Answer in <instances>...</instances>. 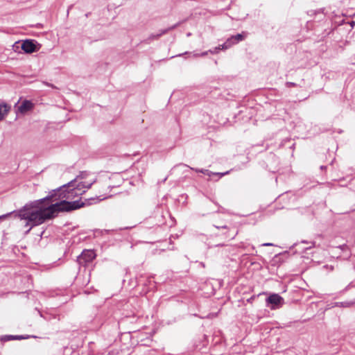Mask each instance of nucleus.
Returning a JSON list of instances; mask_svg holds the SVG:
<instances>
[{
	"instance_id": "obj_1",
	"label": "nucleus",
	"mask_w": 355,
	"mask_h": 355,
	"mask_svg": "<svg viewBox=\"0 0 355 355\" xmlns=\"http://www.w3.org/2000/svg\"><path fill=\"white\" fill-rule=\"evenodd\" d=\"M89 175L87 172H82L69 183L53 190L46 197L26 204L19 211H15L16 217L26 221L25 225L28 227L26 232L52 218L55 213L71 211L96 202L98 200L96 198L85 199L84 202L68 201L83 194L94 183V179L86 180Z\"/></svg>"
},
{
	"instance_id": "obj_2",
	"label": "nucleus",
	"mask_w": 355,
	"mask_h": 355,
	"mask_svg": "<svg viewBox=\"0 0 355 355\" xmlns=\"http://www.w3.org/2000/svg\"><path fill=\"white\" fill-rule=\"evenodd\" d=\"M41 45L35 40L27 39L21 42H17L13 45L15 51L21 49L25 53H32L40 50Z\"/></svg>"
},
{
	"instance_id": "obj_3",
	"label": "nucleus",
	"mask_w": 355,
	"mask_h": 355,
	"mask_svg": "<svg viewBox=\"0 0 355 355\" xmlns=\"http://www.w3.org/2000/svg\"><path fill=\"white\" fill-rule=\"evenodd\" d=\"M96 253L92 250H85L77 257V262L80 266H85L87 263L92 262L96 257Z\"/></svg>"
},
{
	"instance_id": "obj_4",
	"label": "nucleus",
	"mask_w": 355,
	"mask_h": 355,
	"mask_svg": "<svg viewBox=\"0 0 355 355\" xmlns=\"http://www.w3.org/2000/svg\"><path fill=\"white\" fill-rule=\"evenodd\" d=\"M284 303V300L279 294H270L266 299L268 306L270 305L271 309H276L281 307Z\"/></svg>"
},
{
	"instance_id": "obj_5",
	"label": "nucleus",
	"mask_w": 355,
	"mask_h": 355,
	"mask_svg": "<svg viewBox=\"0 0 355 355\" xmlns=\"http://www.w3.org/2000/svg\"><path fill=\"white\" fill-rule=\"evenodd\" d=\"M191 169L195 171L197 173H202L208 176L218 175L220 178L229 173L228 171H227L225 173H213L207 169H199V168H191Z\"/></svg>"
},
{
	"instance_id": "obj_6",
	"label": "nucleus",
	"mask_w": 355,
	"mask_h": 355,
	"mask_svg": "<svg viewBox=\"0 0 355 355\" xmlns=\"http://www.w3.org/2000/svg\"><path fill=\"white\" fill-rule=\"evenodd\" d=\"M33 107V103L29 101H24L21 103V104L19 106L18 110L21 112L24 113L28 110H30Z\"/></svg>"
},
{
	"instance_id": "obj_7",
	"label": "nucleus",
	"mask_w": 355,
	"mask_h": 355,
	"mask_svg": "<svg viewBox=\"0 0 355 355\" xmlns=\"http://www.w3.org/2000/svg\"><path fill=\"white\" fill-rule=\"evenodd\" d=\"M169 29H165L160 31L158 34H151L147 39L144 40L146 44H150V41L159 39L162 35L166 33Z\"/></svg>"
},
{
	"instance_id": "obj_8",
	"label": "nucleus",
	"mask_w": 355,
	"mask_h": 355,
	"mask_svg": "<svg viewBox=\"0 0 355 355\" xmlns=\"http://www.w3.org/2000/svg\"><path fill=\"white\" fill-rule=\"evenodd\" d=\"M29 336H11V335H6L4 336H2L1 340L2 341H9L12 340H21V339H26L28 338Z\"/></svg>"
},
{
	"instance_id": "obj_9",
	"label": "nucleus",
	"mask_w": 355,
	"mask_h": 355,
	"mask_svg": "<svg viewBox=\"0 0 355 355\" xmlns=\"http://www.w3.org/2000/svg\"><path fill=\"white\" fill-rule=\"evenodd\" d=\"M9 110L10 107L8 106L6 104H0V120H2L5 118Z\"/></svg>"
},
{
	"instance_id": "obj_10",
	"label": "nucleus",
	"mask_w": 355,
	"mask_h": 355,
	"mask_svg": "<svg viewBox=\"0 0 355 355\" xmlns=\"http://www.w3.org/2000/svg\"><path fill=\"white\" fill-rule=\"evenodd\" d=\"M230 40V42L232 45H234L235 44H237L239 42L242 41L244 40V35L242 34H236V35L232 36L230 38H229Z\"/></svg>"
},
{
	"instance_id": "obj_11",
	"label": "nucleus",
	"mask_w": 355,
	"mask_h": 355,
	"mask_svg": "<svg viewBox=\"0 0 355 355\" xmlns=\"http://www.w3.org/2000/svg\"><path fill=\"white\" fill-rule=\"evenodd\" d=\"M355 304V301L336 302V305L340 307H350Z\"/></svg>"
},
{
	"instance_id": "obj_12",
	"label": "nucleus",
	"mask_w": 355,
	"mask_h": 355,
	"mask_svg": "<svg viewBox=\"0 0 355 355\" xmlns=\"http://www.w3.org/2000/svg\"><path fill=\"white\" fill-rule=\"evenodd\" d=\"M232 44L230 42V40L228 39L224 44L219 45L218 46H220V50L222 49H227L230 46H232Z\"/></svg>"
},
{
	"instance_id": "obj_13",
	"label": "nucleus",
	"mask_w": 355,
	"mask_h": 355,
	"mask_svg": "<svg viewBox=\"0 0 355 355\" xmlns=\"http://www.w3.org/2000/svg\"><path fill=\"white\" fill-rule=\"evenodd\" d=\"M302 243H310L311 244V245L309 247L302 248V250H307L311 249L313 247H314L315 243V241L309 242L306 241H302Z\"/></svg>"
},
{
	"instance_id": "obj_14",
	"label": "nucleus",
	"mask_w": 355,
	"mask_h": 355,
	"mask_svg": "<svg viewBox=\"0 0 355 355\" xmlns=\"http://www.w3.org/2000/svg\"><path fill=\"white\" fill-rule=\"evenodd\" d=\"M220 50V46H216L215 47L214 49H211L209 50V51L211 53H218V51Z\"/></svg>"
},
{
	"instance_id": "obj_15",
	"label": "nucleus",
	"mask_w": 355,
	"mask_h": 355,
	"mask_svg": "<svg viewBox=\"0 0 355 355\" xmlns=\"http://www.w3.org/2000/svg\"><path fill=\"white\" fill-rule=\"evenodd\" d=\"M214 227H215L216 229H226V228H227V226H226V225H220V226L214 225Z\"/></svg>"
},
{
	"instance_id": "obj_16",
	"label": "nucleus",
	"mask_w": 355,
	"mask_h": 355,
	"mask_svg": "<svg viewBox=\"0 0 355 355\" xmlns=\"http://www.w3.org/2000/svg\"><path fill=\"white\" fill-rule=\"evenodd\" d=\"M311 12H313L314 14H317V13H319V12H323V9H319L318 10H311Z\"/></svg>"
},
{
	"instance_id": "obj_17",
	"label": "nucleus",
	"mask_w": 355,
	"mask_h": 355,
	"mask_svg": "<svg viewBox=\"0 0 355 355\" xmlns=\"http://www.w3.org/2000/svg\"><path fill=\"white\" fill-rule=\"evenodd\" d=\"M262 245L263 246H272V245H273V244L271 243H263Z\"/></svg>"
},
{
	"instance_id": "obj_18",
	"label": "nucleus",
	"mask_w": 355,
	"mask_h": 355,
	"mask_svg": "<svg viewBox=\"0 0 355 355\" xmlns=\"http://www.w3.org/2000/svg\"><path fill=\"white\" fill-rule=\"evenodd\" d=\"M202 55H207V51L202 53Z\"/></svg>"
},
{
	"instance_id": "obj_19",
	"label": "nucleus",
	"mask_w": 355,
	"mask_h": 355,
	"mask_svg": "<svg viewBox=\"0 0 355 355\" xmlns=\"http://www.w3.org/2000/svg\"><path fill=\"white\" fill-rule=\"evenodd\" d=\"M176 26H172L171 28H170L169 29H173Z\"/></svg>"
},
{
	"instance_id": "obj_20",
	"label": "nucleus",
	"mask_w": 355,
	"mask_h": 355,
	"mask_svg": "<svg viewBox=\"0 0 355 355\" xmlns=\"http://www.w3.org/2000/svg\"><path fill=\"white\" fill-rule=\"evenodd\" d=\"M5 216H6L5 215L1 216H0V218H4Z\"/></svg>"
},
{
	"instance_id": "obj_21",
	"label": "nucleus",
	"mask_w": 355,
	"mask_h": 355,
	"mask_svg": "<svg viewBox=\"0 0 355 355\" xmlns=\"http://www.w3.org/2000/svg\"><path fill=\"white\" fill-rule=\"evenodd\" d=\"M53 89H58V87H53Z\"/></svg>"
},
{
	"instance_id": "obj_22",
	"label": "nucleus",
	"mask_w": 355,
	"mask_h": 355,
	"mask_svg": "<svg viewBox=\"0 0 355 355\" xmlns=\"http://www.w3.org/2000/svg\"><path fill=\"white\" fill-rule=\"evenodd\" d=\"M353 24H354V21H352V22L351 23V25H353Z\"/></svg>"
},
{
	"instance_id": "obj_23",
	"label": "nucleus",
	"mask_w": 355,
	"mask_h": 355,
	"mask_svg": "<svg viewBox=\"0 0 355 355\" xmlns=\"http://www.w3.org/2000/svg\"><path fill=\"white\" fill-rule=\"evenodd\" d=\"M268 89H270L271 88H270V87H268Z\"/></svg>"
}]
</instances>
